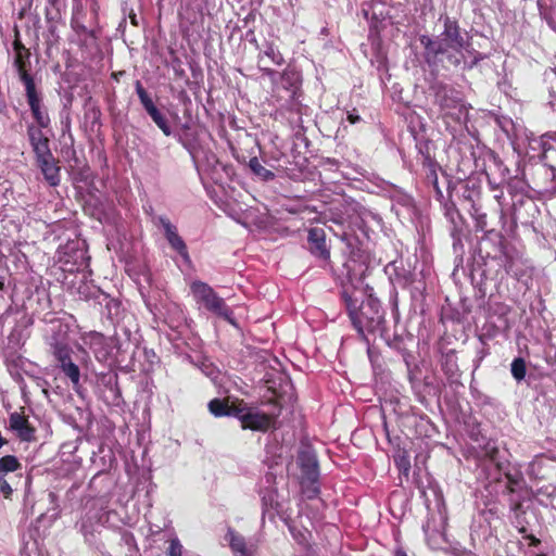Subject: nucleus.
Returning a JSON list of instances; mask_svg holds the SVG:
<instances>
[{"label":"nucleus","instance_id":"nucleus-1","mask_svg":"<svg viewBox=\"0 0 556 556\" xmlns=\"http://www.w3.org/2000/svg\"><path fill=\"white\" fill-rule=\"evenodd\" d=\"M425 58L430 65L443 67H472L480 60L467 33L462 31L456 21L444 18V29L435 38L422 36Z\"/></svg>","mask_w":556,"mask_h":556},{"label":"nucleus","instance_id":"nucleus-2","mask_svg":"<svg viewBox=\"0 0 556 556\" xmlns=\"http://www.w3.org/2000/svg\"><path fill=\"white\" fill-rule=\"evenodd\" d=\"M190 292L199 308H204L205 311L224 318L230 324H235L232 319V311L210 285L200 280H194L190 283Z\"/></svg>","mask_w":556,"mask_h":556},{"label":"nucleus","instance_id":"nucleus-3","mask_svg":"<svg viewBox=\"0 0 556 556\" xmlns=\"http://www.w3.org/2000/svg\"><path fill=\"white\" fill-rule=\"evenodd\" d=\"M298 462L302 472V485L306 488L307 496L314 497L319 492L317 485L319 470L316 455L308 448L303 450L299 454Z\"/></svg>","mask_w":556,"mask_h":556},{"label":"nucleus","instance_id":"nucleus-4","mask_svg":"<svg viewBox=\"0 0 556 556\" xmlns=\"http://www.w3.org/2000/svg\"><path fill=\"white\" fill-rule=\"evenodd\" d=\"M437 101L445 117H451L458 123L466 119L468 114L467 105L452 89H443L437 93Z\"/></svg>","mask_w":556,"mask_h":556},{"label":"nucleus","instance_id":"nucleus-5","mask_svg":"<svg viewBox=\"0 0 556 556\" xmlns=\"http://www.w3.org/2000/svg\"><path fill=\"white\" fill-rule=\"evenodd\" d=\"M53 346V354L60 363L61 370L72 381L73 386L79 384L80 371L76 364L71 359V349L64 340H55L51 344Z\"/></svg>","mask_w":556,"mask_h":556},{"label":"nucleus","instance_id":"nucleus-6","mask_svg":"<svg viewBox=\"0 0 556 556\" xmlns=\"http://www.w3.org/2000/svg\"><path fill=\"white\" fill-rule=\"evenodd\" d=\"M235 417L241 421L243 429L265 431L271 424V419L268 415L242 404H239V408L237 413H235Z\"/></svg>","mask_w":556,"mask_h":556},{"label":"nucleus","instance_id":"nucleus-7","mask_svg":"<svg viewBox=\"0 0 556 556\" xmlns=\"http://www.w3.org/2000/svg\"><path fill=\"white\" fill-rule=\"evenodd\" d=\"M136 93L138 94V98L149 114V116L152 118V121L156 124V126L162 130V132L165 136L172 135V128L169 126V123L165 115L161 113V111L156 108L143 86L139 80L136 81Z\"/></svg>","mask_w":556,"mask_h":556},{"label":"nucleus","instance_id":"nucleus-8","mask_svg":"<svg viewBox=\"0 0 556 556\" xmlns=\"http://www.w3.org/2000/svg\"><path fill=\"white\" fill-rule=\"evenodd\" d=\"M235 556H255L258 549L257 540H249L232 529H228L225 536Z\"/></svg>","mask_w":556,"mask_h":556},{"label":"nucleus","instance_id":"nucleus-9","mask_svg":"<svg viewBox=\"0 0 556 556\" xmlns=\"http://www.w3.org/2000/svg\"><path fill=\"white\" fill-rule=\"evenodd\" d=\"M114 515V511H89L83 518L80 522V531L84 534L86 541H91L94 533L99 531L101 526L110 525V519Z\"/></svg>","mask_w":556,"mask_h":556},{"label":"nucleus","instance_id":"nucleus-10","mask_svg":"<svg viewBox=\"0 0 556 556\" xmlns=\"http://www.w3.org/2000/svg\"><path fill=\"white\" fill-rule=\"evenodd\" d=\"M159 224L164 230L165 238L167 239L170 248L175 250L185 262H190L187 245L184 239L178 235L177 227L170 223L165 216L159 217Z\"/></svg>","mask_w":556,"mask_h":556},{"label":"nucleus","instance_id":"nucleus-11","mask_svg":"<svg viewBox=\"0 0 556 556\" xmlns=\"http://www.w3.org/2000/svg\"><path fill=\"white\" fill-rule=\"evenodd\" d=\"M88 344L94 357L99 362H108L113 357V350L115 342L112 338H106L99 332L90 333L88 337Z\"/></svg>","mask_w":556,"mask_h":556},{"label":"nucleus","instance_id":"nucleus-12","mask_svg":"<svg viewBox=\"0 0 556 556\" xmlns=\"http://www.w3.org/2000/svg\"><path fill=\"white\" fill-rule=\"evenodd\" d=\"M27 103L30 108L33 117L38 123L39 127H48L50 123V118L46 110L41 104V98L38 91L36 90L35 85L27 84V88H25Z\"/></svg>","mask_w":556,"mask_h":556},{"label":"nucleus","instance_id":"nucleus-13","mask_svg":"<svg viewBox=\"0 0 556 556\" xmlns=\"http://www.w3.org/2000/svg\"><path fill=\"white\" fill-rule=\"evenodd\" d=\"M269 63L274 65H282L285 63V59L280 51L274 47L273 45H267L266 49L258 54V68L268 76L271 80L276 79L277 72L269 68Z\"/></svg>","mask_w":556,"mask_h":556},{"label":"nucleus","instance_id":"nucleus-14","mask_svg":"<svg viewBox=\"0 0 556 556\" xmlns=\"http://www.w3.org/2000/svg\"><path fill=\"white\" fill-rule=\"evenodd\" d=\"M10 429L22 440L29 442L34 439L35 430L30 427L27 418L22 414L14 412L9 418Z\"/></svg>","mask_w":556,"mask_h":556},{"label":"nucleus","instance_id":"nucleus-15","mask_svg":"<svg viewBox=\"0 0 556 556\" xmlns=\"http://www.w3.org/2000/svg\"><path fill=\"white\" fill-rule=\"evenodd\" d=\"M308 242L311 244V251L314 255L327 260L329 258L330 252L326 244L325 231L320 228H312L308 231Z\"/></svg>","mask_w":556,"mask_h":556},{"label":"nucleus","instance_id":"nucleus-16","mask_svg":"<svg viewBox=\"0 0 556 556\" xmlns=\"http://www.w3.org/2000/svg\"><path fill=\"white\" fill-rule=\"evenodd\" d=\"M16 56L14 60V66L20 76V79L24 84L25 88H27V84L35 85L33 77L27 73L26 62L28 59V51L21 46L20 43H15Z\"/></svg>","mask_w":556,"mask_h":556},{"label":"nucleus","instance_id":"nucleus-17","mask_svg":"<svg viewBox=\"0 0 556 556\" xmlns=\"http://www.w3.org/2000/svg\"><path fill=\"white\" fill-rule=\"evenodd\" d=\"M37 163L49 185L53 187L58 186L60 184V168L55 164L54 157L51 156Z\"/></svg>","mask_w":556,"mask_h":556},{"label":"nucleus","instance_id":"nucleus-18","mask_svg":"<svg viewBox=\"0 0 556 556\" xmlns=\"http://www.w3.org/2000/svg\"><path fill=\"white\" fill-rule=\"evenodd\" d=\"M208 410L215 417L233 416L237 413L239 405H229L227 402L213 399L208 402Z\"/></svg>","mask_w":556,"mask_h":556},{"label":"nucleus","instance_id":"nucleus-19","mask_svg":"<svg viewBox=\"0 0 556 556\" xmlns=\"http://www.w3.org/2000/svg\"><path fill=\"white\" fill-rule=\"evenodd\" d=\"M249 167L255 176L264 181H269L275 178V174L263 166L256 156L250 159Z\"/></svg>","mask_w":556,"mask_h":556},{"label":"nucleus","instance_id":"nucleus-20","mask_svg":"<svg viewBox=\"0 0 556 556\" xmlns=\"http://www.w3.org/2000/svg\"><path fill=\"white\" fill-rule=\"evenodd\" d=\"M20 463L15 456H4L0 458V473L7 475L13 472L20 468Z\"/></svg>","mask_w":556,"mask_h":556},{"label":"nucleus","instance_id":"nucleus-21","mask_svg":"<svg viewBox=\"0 0 556 556\" xmlns=\"http://www.w3.org/2000/svg\"><path fill=\"white\" fill-rule=\"evenodd\" d=\"M510 371L517 381L523 380L527 372L525 359L521 357L515 358L510 365Z\"/></svg>","mask_w":556,"mask_h":556},{"label":"nucleus","instance_id":"nucleus-22","mask_svg":"<svg viewBox=\"0 0 556 556\" xmlns=\"http://www.w3.org/2000/svg\"><path fill=\"white\" fill-rule=\"evenodd\" d=\"M33 150L36 154L37 162L53 156L49 148L48 139L40 143L37 142V144L33 146Z\"/></svg>","mask_w":556,"mask_h":556},{"label":"nucleus","instance_id":"nucleus-23","mask_svg":"<svg viewBox=\"0 0 556 556\" xmlns=\"http://www.w3.org/2000/svg\"><path fill=\"white\" fill-rule=\"evenodd\" d=\"M122 540L124 543L129 547L128 549V556H140L139 549L136 544V540L132 533L130 532H124L122 535Z\"/></svg>","mask_w":556,"mask_h":556},{"label":"nucleus","instance_id":"nucleus-24","mask_svg":"<svg viewBox=\"0 0 556 556\" xmlns=\"http://www.w3.org/2000/svg\"><path fill=\"white\" fill-rule=\"evenodd\" d=\"M41 127H34V126H30L28 128V137H29V141H30V144L31 147L47 140L48 138L42 134Z\"/></svg>","mask_w":556,"mask_h":556},{"label":"nucleus","instance_id":"nucleus-25","mask_svg":"<svg viewBox=\"0 0 556 556\" xmlns=\"http://www.w3.org/2000/svg\"><path fill=\"white\" fill-rule=\"evenodd\" d=\"M368 305L374 309V315L369 318L368 327L374 328L380 324L382 315L379 313L378 304L375 301H369Z\"/></svg>","mask_w":556,"mask_h":556},{"label":"nucleus","instance_id":"nucleus-26","mask_svg":"<svg viewBox=\"0 0 556 556\" xmlns=\"http://www.w3.org/2000/svg\"><path fill=\"white\" fill-rule=\"evenodd\" d=\"M498 450L494 444L488 443L485 446L484 455L490 459L491 463L495 464L498 468L501 464L497 459Z\"/></svg>","mask_w":556,"mask_h":556},{"label":"nucleus","instance_id":"nucleus-27","mask_svg":"<svg viewBox=\"0 0 556 556\" xmlns=\"http://www.w3.org/2000/svg\"><path fill=\"white\" fill-rule=\"evenodd\" d=\"M182 549L184 547L177 538L170 540L168 547L169 556H182Z\"/></svg>","mask_w":556,"mask_h":556},{"label":"nucleus","instance_id":"nucleus-28","mask_svg":"<svg viewBox=\"0 0 556 556\" xmlns=\"http://www.w3.org/2000/svg\"><path fill=\"white\" fill-rule=\"evenodd\" d=\"M382 4V0H372L370 4V9L372 10L374 17H384V13L382 10H378V8Z\"/></svg>","mask_w":556,"mask_h":556},{"label":"nucleus","instance_id":"nucleus-29","mask_svg":"<svg viewBox=\"0 0 556 556\" xmlns=\"http://www.w3.org/2000/svg\"><path fill=\"white\" fill-rule=\"evenodd\" d=\"M70 250H74V248L72 247V243L66 244L65 247L59 249V251H58L59 261L64 263L65 265L70 263V260L65 258V255L67 254V251H70Z\"/></svg>","mask_w":556,"mask_h":556},{"label":"nucleus","instance_id":"nucleus-30","mask_svg":"<svg viewBox=\"0 0 556 556\" xmlns=\"http://www.w3.org/2000/svg\"><path fill=\"white\" fill-rule=\"evenodd\" d=\"M0 491H1V493L4 495V497H7V498H8V497L11 495V493H12V488H11V485H10V484H9V482H8L4 478H2V477H0Z\"/></svg>","mask_w":556,"mask_h":556},{"label":"nucleus","instance_id":"nucleus-31","mask_svg":"<svg viewBox=\"0 0 556 556\" xmlns=\"http://www.w3.org/2000/svg\"><path fill=\"white\" fill-rule=\"evenodd\" d=\"M541 148H542V160H548L549 159V153L552 152V147L549 144H547V142H545L543 139H541L539 141Z\"/></svg>","mask_w":556,"mask_h":556},{"label":"nucleus","instance_id":"nucleus-32","mask_svg":"<svg viewBox=\"0 0 556 556\" xmlns=\"http://www.w3.org/2000/svg\"><path fill=\"white\" fill-rule=\"evenodd\" d=\"M348 121L351 124H356L361 121V116L354 111L348 113Z\"/></svg>","mask_w":556,"mask_h":556},{"label":"nucleus","instance_id":"nucleus-33","mask_svg":"<svg viewBox=\"0 0 556 556\" xmlns=\"http://www.w3.org/2000/svg\"><path fill=\"white\" fill-rule=\"evenodd\" d=\"M366 316V313H365V306H362L361 307V314H359V317H353L354 319V324H363V320L362 318Z\"/></svg>","mask_w":556,"mask_h":556},{"label":"nucleus","instance_id":"nucleus-34","mask_svg":"<svg viewBox=\"0 0 556 556\" xmlns=\"http://www.w3.org/2000/svg\"><path fill=\"white\" fill-rule=\"evenodd\" d=\"M484 218H485V215H482L479 219H478V225L481 229L484 228L485 226V222H484Z\"/></svg>","mask_w":556,"mask_h":556},{"label":"nucleus","instance_id":"nucleus-35","mask_svg":"<svg viewBox=\"0 0 556 556\" xmlns=\"http://www.w3.org/2000/svg\"><path fill=\"white\" fill-rule=\"evenodd\" d=\"M333 223L338 224V225H344L346 223L345 219H343L342 217H336V218H332Z\"/></svg>","mask_w":556,"mask_h":556},{"label":"nucleus","instance_id":"nucleus-36","mask_svg":"<svg viewBox=\"0 0 556 556\" xmlns=\"http://www.w3.org/2000/svg\"><path fill=\"white\" fill-rule=\"evenodd\" d=\"M77 253H78V255H77V256H76V258H75V263L77 262V260H78V258H80V260H81V262H83V261H84V258H85V253H84V251H83V250H78V251H77Z\"/></svg>","mask_w":556,"mask_h":556},{"label":"nucleus","instance_id":"nucleus-37","mask_svg":"<svg viewBox=\"0 0 556 556\" xmlns=\"http://www.w3.org/2000/svg\"><path fill=\"white\" fill-rule=\"evenodd\" d=\"M346 303H348V307H349V309H350V312H351V315H352V314H353V311H352V300H351V298H348V299H346Z\"/></svg>","mask_w":556,"mask_h":556},{"label":"nucleus","instance_id":"nucleus-38","mask_svg":"<svg viewBox=\"0 0 556 556\" xmlns=\"http://www.w3.org/2000/svg\"><path fill=\"white\" fill-rule=\"evenodd\" d=\"M395 556H407V555L405 552L399 549V551H396Z\"/></svg>","mask_w":556,"mask_h":556},{"label":"nucleus","instance_id":"nucleus-39","mask_svg":"<svg viewBox=\"0 0 556 556\" xmlns=\"http://www.w3.org/2000/svg\"><path fill=\"white\" fill-rule=\"evenodd\" d=\"M342 240H346V232L344 231L341 236Z\"/></svg>","mask_w":556,"mask_h":556}]
</instances>
